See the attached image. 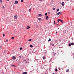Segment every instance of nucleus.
Segmentation results:
<instances>
[{
    "mask_svg": "<svg viewBox=\"0 0 74 74\" xmlns=\"http://www.w3.org/2000/svg\"><path fill=\"white\" fill-rule=\"evenodd\" d=\"M12 58L13 60H15V59H16V57L15 56H13Z\"/></svg>",
    "mask_w": 74,
    "mask_h": 74,
    "instance_id": "nucleus-1",
    "label": "nucleus"
},
{
    "mask_svg": "<svg viewBox=\"0 0 74 74\" xmlns=\"http://www.w3.org/2000/svg\"><path fill=\"white\" fill-rule=\"evenodd\" d=\"M17 18V17L16 16V15L14 16V19H16Z\"/></svg>",
    "mask_w": 74,
    "mask_h": 74,
    "instance_id": "nucleus-2",
    "label": "nucleus"
},
{
    "mask_svg": "<svg viewBox=\"0 0 74 74\" xmlns=\"http://www.w3.org/2000/svg\"><path fill=\"white\" fill-rule=\"evenodd\" d=\"M49 16H46V19L47 20H48V19L49 18Z\"/></svg>",
    "mask_w": 74,
    "mask_h": 74,
    "instance_id": "nucleus-3",
    "label": "nucleus"
},
{
    "mask_svg": "<svg viewBox=\"0 0 74 74\" xmlns=\"http://www.w3.org/2000/svg\"><path fill=\"white\" fill-rule=\"evenodd\" d=\"M18 1H15V2L14 3V4H18Z\"/></svg>",
    "mask_w": 74,
    "mask_h": 74,
    "instance_id": "nucleus-4",
    "label": "nucleus"
},
{
    "mask_svg": "<svg viewBox=\"0 0 74 74\" xmlns=\"http://www.w3.org/2000/svg\"><path fill=\"white\" fill-rule=\"evenodd\" d=\"M38 19L39 21H41V20H42V19L41 18H38Z\"/></svg>",
    "mask_w": 74,
    "mask_h": 74,
    "instance_id": "nucleus-5",
    "label": "nucleus"
},
{
    "mask_svg": "<svg viewBox=\"0 0 74 74\" xmlns=\"http://www.w3.org/2000/svg\"><path fill=\"white\" fill-rule=\"evenodd\" d=\"M27 72H24L23 73V74H27Z\"/></svg>",
    "mask_w": 74,
    "mask_h": 74,
    "instance_id": "nucleus-6",
    "label": "nucleus"
},
{
    "mask_svg": "<svg viewBox=\"0 0 74 74\" xmlns=\"http://www.w3.org/2000/svg\"><path fill=\"white\" fill-rule=\"evenodd\" d=\"M60 14H61V13H60V12H59L57 14L58 15H60Z\"/></svg>",
    "mask_w": 74,
    "mask_h": 74,
    "instance_id": "nucleus-7",
    "label": "nucleus"
},
{
    "mask_svg": "<svg viewBox=\"0 0 74 74\" xmlns=\"http://www.w3.org/2000/svg\"><path fill=\"white\" fill-rule=\"evenodd\" d=\"M62 5H64V2H63L62 3Z\"/></svg>",
    "mask_w": 74,
    "mask_h": 74,
    "instance_id": "nucleus-8",
    "label": "nucleus"
},
{
    "mask_svg": "<svg viewBox=\"0 0 74 74\" xmlns=\"http://www.w3.org/2000/svg\"><path fill=\"white\" fill-rule=\"evenodd\" d=\"M39 16H42V15L41 14H39Z\"/></svg>",
    "mask_w": 74,
    "mask_h": 74,
    "instance_id": "nucleus-9",
    "label": "nucleus"
},
{
    "mask_svg": "<svg viewBox=\"0 0 74 74\" xmlns=\"http://www.w3.org/2000/svg\"><path fill=\"white\" fill-rule=\"evenodd\" d=\"M51 38H49V40L48 41V42H49V41H51V39H50Z\"/></svg>",
    "mask_w": 74,
    "mask_h": 74,
    "instance_id": "nucleus-10",
    "label": "nucleus"
},
{
    "mask_svg": "<svg viewBox=\"0 0 74 74\" xmlns=\"http://www.w3.org/2000/svg\"><path fill=\"white\" fill-rule=\"evenodd\" d=\"M30 47H31V48H33V45H30Z\"/></svg>",
    "mask_w": 74,
    "mask_h": 74,
    "instance_id": "nucleus-11",
    "label": "nucleus"
},
{
    "mask_svg": "<svg viewBox=\"0 0 74 74\" xmlns=\"http://www.w3.org/2000/svg\"><path fill=\"white\" fill-rule=\"evenodd\" d=\"M58 11H59V9H58L57 10V12H58Z\"/></svg>",
    "mask_w": 74,
    "mask_h": 74,
    "instance_id": "nucleus-12",
    "label": "nucleus"
},
{
    "mask_svg": "<svg viewBox=\"0 0 74 74\" xmlns=\"http://www.w3.org/2000/svg\"><path fill=\"white\" fill-rule=\"evenodd\" d=\"M29 41H32V39H29L28 40Z\"/></svg>",
    "mask_w": 74,
    "mask_h": 74,
    "instance_id": "nucleus-13",
    "label": "nucleus"
},
{
    "mask_svg": "<svg viewBox=\"0 0 74 74\" xmlns=\"http://www.w3.org/2000/svg\"><path fill=\"white\" fill-rule=\"evenodd\" d=\"M29 12H30L31 11V9H29Z\"/></svg>",
    "mask_w": 74,
    "mask_h": 74,
    "instance_id": "nucleus-14",
    "label": "nucleus"
},
{
    "mask_svg": "<svg viewBox=\"0 0 74 74\" xmlns=\"http://www.w3.org/2000/svg\"><path fill=\"white\" fill-rule=\"evenodd\" d=\"M48 15V14L47 13H46L45 14V15H46V16H47Z\"/></svg>",
    "mask_w": 74,
    "mask_h": 74,
    "instance_id": "nucleus-15",
    "label": "nucleus"
},
{
    "mask_svg": "<svg viewBox=\"0 0 74 74\" xmlns=\"http://www.w3.org/2000/svg\"><path fill=\"white\" fill-rule=\"evenodd\" d=\"M71 45H74V43H71Z\"/></svg>",
    "mask_w": 74,
    "mask_h": 74,
    "instance_id": "nucleus-16",
    "label": "nucleus"
},
{
    "mask_svg": "<svg viewBox=\"0 0 74 74\" xmlns=\"http://www.w3.org/2000/svg\"><path fill=\"white\" fill-rule=\"evenodd\" d=\"M52 45L53 47H54L55 46V45L53 44H52Z\"/></svg>",
    "mask_w": 74,
    "mask_h": 74,
    "instance_id": "nucleus-17",
    "label": "nucleus"
},
{
    "mask_svg": "<svg viewBox=\"0 0 74 74\" xmlns=\"http://www.w3.org/2000/svg\"><path fill=\"white\" fill-rule=\"evenodd\" d=\"M20 50H22V47L20 48Z\"/></svg>",
    "mask_w": 74,
    "mask_h": 74,
    "instance_id": "nucleus-18",
    "label": "nucleus"
},
{
    "mask_svg": "<svg viewBox=\"0 0 74 74\" xmlns=\"http://www.w3.org/2000/svg\"><path fill=\"white\" fill-rule=\"evenodd\" d=\"M69 47H70V46H71V43H69Z\"/></svg>",
    "mask_w": 74,
    "mask_h": 74,
    "instance_id": "nucleus-19",
    "label": "nucleus"
},
{
    "mask_svg": "<svg viewBox=\"0 0 74 74\" xmlns=\"http://www.w3.org/2000/svg\"><path fill=\"white\" fill-rule=\"evenodd\" d=\"M60 21L62 22V23H63V20H61Z\"/></svg>",
    "mask_w": 74,
    "mask_h": 74,
    "instance_id": "nucleus-20",
    "label": "nucleus"
},
{
    "mask_svg": "<svg viewBox=\"0 0 74 74\" xmlns=\"http://www.w3.org/2000/svg\"><path fill=\"white\" fill-rule=\"evenodd\" d=\"M45 59V56L43 57V59Z\"/></svg>",
    "mask_w": 74,
    "mask_h": 74,
    "instance_id": "nucleus-21",
    "label": "nucleus"
},
{
    "mask_svg": "<svg viewBox=\"0 0 74 74\" xmlns=\"http://www.w3.org/2000/svg\"><path fill=\"white\" fill-rule=\"evenodd\" d=\"M58 69L59 70H60V67H59Z\"/></svg>",
    "mask_w": 74,
    "mask_h": 74,
    "instance_id": "nucleus-22",
    "label": "nucleus"
},
{
    "mask_svg": "<svg viewBox=\"0 0 74 74\" xmlns=\"http://www.w3.org/2000/svg\"><path fill=\"white\" fill-rule=\"evenodd\" d=\"M55 71H56V72H57V71H58V69H56Z\"/></svg>",
    "mask_w": 74,
    "mask_h": 74,
    "instance_id": "nucleus-23",
    "label": "nucleus"
},
{
    "mask_svg": "<svg viewBox=\"0 0 74 74\" xmlns=\"http://www.w3.org/2000/svg\"><path fill=\"white\" fill-rule=\"evenodd\" d=\"M12 40H14V38L13 37H12L11 38Z\"/></svg>",
    "mask_w": 74,
    "mask_h": 74,
    "instance_id": "nucleus-24",
    "label": "nucleus"
},
{
    "mask_svg": "<svg viewBox=\"0 0 74 74\" xmlns=\"http://www.w3.org/2000/svg\"><path fill=\"white\" fill-rule=\"evenodd\" d=\"M66 72H67V73H68V72H69V69H68V70L67 71H66Z\"/></svg>",
    "mask_w": 74,
    "mask_h": 74,
    "instance_id": "nucleus-25",
    "label": "nucleus"
},
{
    "mask_svg": "<svg viewBox=\"0 0 74 74\" xmlns=\"http://www.w3.org/2000/svg\"><path fill=\"white\" fill-rule=\"evenodd\" d=\"M53 10H55V8H53Z\"/></svg>",
    "mask_w": 74,
    "mask_h": 74,
    "instance_id": "nucleus-26",
    "label": "nucleus"
},
{
    "mask_svg": "<svg viewBox=\"0 0 74 74\" xmlns=\"http://www.w3.org/2000/svg\"><path fill=\"white\" fill-rule=\"evenodd\" d=\"M55 21H54V25H55V24H56V23H55Z\"/></svg>",
    "mask_w": 74,
    "mask_h": 74,
    "instance_id": "nucleus-27",
    "label": "nucleus"
},
{
    "mask_svg": "<svg viewBox=\"0 0 74 74\" xmlns=\"http://www.w3.org/2000/svg\"><path fill=\"white\" fill-rule=\"evenodd\" d=\"M0 48H2V46L1 45H0Z\"/></svg>",
    "mask_w": 74,
    "mask_h": 74,
    "instance_id": "nucleus-28",
    "label": "nucleus"
},
{
    "mask_svg": "<svg viewBox=\"0 0 74 74\" xmlns=\"http://www.w3.org/2000/svg\"><path fill=\"white\" fill-rule=\"evenodd\" d=\"M21 2H23V0H21Z\"/></svg>",
    "mask_w": 74,
    "mask_h": 74,
    "instance_id": "nucleus-29",
    "label": "nucleus"
},
{
    "mask_svg": "<svg viewBox=\"0 0 74 74\" xmlns=\"http://www.w3.org/2000/svg\"><path fill=\"white\" fill-rule=\"evenodd\" d=\"M0 2H1V3H2V2L3 1H2V0H0Z\"/></svg>",
    "mask_w": 74,
    "mask_h": 74,
    "instance_id": "nucleus-30",
    "label": "nucleus"
},
{
    "mask_svg": "<svg viewBox=\"0 0 74 74\" xmlns=\"http://www.w3.org/2000/svg\"><path fill=\"white\" fill-rule=\"evenodd\" d=\"M12 66H13V67H15V65H12Z\"/></svg>",
    "mask_w": 74,
    "mask_h": 74,
    "instance_id": "nucleus-31",
    "label": "nucleus"
},
{
    "mask_svg": "<svg viewBox=\"0 0 74 74\" xmlns=\"http://www.w3.org/2000/svg\"><path fill=\"white\" fill-rule=\"evenodd\" d=\"M39 1H40L41 2H42V0H39Z\"/></svg>",
    "mask_w": 74,
    "mask_h": 74,
    "instance_id": "nucleus-32",
    "label": "nucleus"
},
{
    "mask_svg": "<svg viewBox=\"0 0 74 74\" xmlns=\"http://www.w3.org/2000/svg\"><path fill=\"white\" fill-rule=\"evenodd\" d=\"M28 27H27V29H29V26H27Z\"/></svg>",
    "mask_w": 74,
    "mask_h": 74,
    "instance_id": "nucleus-33",
    "label": "nucleus"
},
{
    "mask_svg": "<svg viewBox=\"0 0 74 74\" xmlns=\"http://www.w3.org/2000/svg\"><path fill=\"white\" fill-rule=\"evenodd\" d=\"M3 37H4L5 36V35H4V34H3Z\"/></svg>",
    "mask_w": 74,
    "mask_h": 74,
    "instance_id": "nucleus-34",
    "label": "nucleus"
},
{
    "mask_svg": "<svg viewBox=\"0 0 74 74\" xmlns=\"http://www.w3.org/2000/svg\"><path fill=\"white\" fill-rule=\"evenodd\" d=\"M59 41H60L61 40V39H59Z\"/></svg>",
    "mask_w": 74,
    "mask_h": 74,
    "instance_id": "nucleus-35",
    "label": "nucleus"
},
{
    "mask_svg": "<svg viewBox=\"0 0 74 74\" xmlns=\"http://www.w3.org/2000/svg\"><path fill=\"white\" fill-rule=\"evenodd\" d=\"M6 42H8V40H6Z\"/></svg>",
    "mask_w": 74,
    "mask_h": 74,
    "instance_id": "nucleus-36",
    "label": "nucleus"
},
{
    "mask_svg": "<svg viewBox=\"0 0 74 74\" xmlns=\"http://www.w3.org/2000/svg\"><path fill=\"white\" fill-rule=\"evenodd\" d=\"M3 8L4 9V6H3Z\"/></svg>",
    "mask_w": 74,
    "mask_h": 74,
    "instance_id": "nucleus-37",
    "label": "nucleus"
},
{
    "mask_svg": "<svg viewBox=\"0 0 74 74\" xmlns=\"http://www.w3.org/2000/svg\"><path fill=\"white\" fill-rule=\"evenodd\" d=\"M58 21H60V19H58Z\"/></svg>",
    "mask_w": 74,
    "mask_h": 74,
    "instance_id": "nucleus-38",
    "label": "nucleus"
},
{
    "mask_svg": "<svg viewBox=\"0 0 74 74\" xmlns=\"http://www.w3.org/2000/svg\"><path fill=\"white\" fill-rule=\"evenodd\" d=\"M29 28V29H30V27H28Z\"/></svg>",
    "mask_w": 74,
    "mask_h": 74,
    "instance_id": "nucleus-39",
    "label": "nucleus"
},
{
    "mask_svg": "<svg viewBox=\"0 0 74 74\" xmlns=\"http://www.w3.org/2000/svg\"><path fill=\"white\" fill-rule=\"evenodd\" d=\"M73 38H72V40H73Z\"/></svg>",
    "mask_w": 74,
    "mask_h": 74,
    "instance_id": "nucleus-40",
    "label": "nucleus"
},
{
    "mask_svg": "<svg viewBox=\"0 0 74 74\" xmlns=\"http://www.w3.org/2000/svg\"><path fill=\"white\" fill-rule=\"evenodd\" d=\"M57 33H58V32H56V34H57Z\"/></svg>",
    "mask_w": 74,
    "mask_h": 74,
    "instance_id": "nucleus-41",
    "label": "nucleus"
},
{
    "mask_svg": "<svg viewBox=\"0 0 74 74\" xmlns=\"http://www.w3.org/2000/svg\"><path fill=\"white\" fill-rule=\"evenodd\" d=\"M69 0H66V1H69Z\"/></svg>",
    "mask_w": 74,
    "mask_h": 74,
    "instance_id": "nucleus-42",
    "label": "nucleus"
},
{
    "mask_svg": "<svg viewBox=\"0 0 74 74\" xmlns=\"http://www.w3.org/2000/svg\"><path fill=\"white\" fill-rule=\"evenodd\" d=\"M10 0H7V1H9Z\"/></svg>",
    "mask_w": 74,
    "mask_h": 74,
    "instance_id": "nucleus-43",
    "label": "nucleus"
},
{
    "mask_svg": "<svg viewBox=\"0 0 74 74\" xmlns=\"http://www.w3.org/2000/svg\"><path fill=\"white\" fill-rule=\"evenodd\" d=\"M57 25H58V24H57Z\"/></svg>",
    "mask_w": 74,
    "mask_h": 74,
    "instance_id": "nucleus-44",
    "label": "nucleus"
},
{
    "mask_svg": "<svg viewBox=\"0 0 74 74\" xmlns=\"http://www.w3.org/2000/svg\"><path fill=\"white\" fill-rule=\"evenodd\" d=\"M32 53H33V51H32Z\"/></svg>",
    "mask_w": 74,
    "mask_h": 74,
    "instance_id": "nucleus-45",
    "label": "nucleus"
},
{
    "mask_svg": "<svg viewBox=\"0 0 74 74\" xmlns=\"http://www.w3.org/2000/svg\"><path fill=\"white\" fill-rule=\"evenodd\" d=\"M59 20H58V21L59 22Z\"/></svg>",
    "mask_w": 74,
    "mask_h": 74,
    "instance_id": "nucleus-46",
    "label": "nucleus"
},
{
    "mask_svg": "<svg viewBox=\"0 0 74 74\" xmlns=\"http://www.w3.org/2000/svg\"><path fill=\"white\" fill-rule=\"evenodd\" d=\"M19 57H20V58L21 57V56H20Z\"/></svg>",
    "mask_w": 74,
    "mask_h": 74,
    "instance_id": "nucleus-47",
    "label": "nucleus"
},
{
    "mask_svg": "<svg viewBox=\"0 0 74 74\" xmlns=\"http://www.w3.org/2000/svg\"><path fill=\"white\" fill-rule=\"evenodd\" d=\"M5 69H6V68H5Z\"/></svg>",
    "mask_w": 74,
    "mask_h": 74,
    "instance_id": "nucleus-48",
    "label": "nucleus"
},
{
    "mask_svg": "<svg viewBox=\"0 0 74 74\" xmlns=\"http://www.w3.org/2000/svg\"><path fill=\"white\" fill-rule=\"evenodd\" d=\"M45 74H47V73H45Z\"/></svg>",
    "mask_w": 74,
    "mask_h": 74,
    "instance_id": "nucleus-49",
    "label": "nucleus"
},
{
    "mask_svg": "<svg viewBox=\"0 0 74 74\" xmlns=\"http://www.w3.org/2000/svg\"><path fill=\"white\" fill-rule=\"evenodd\" d=\"M3 74H5V73H3Z\"/></svg>",
    "mask_w": 74,
    "mask_h": 74,
    "instance_id": "nucleus-50",
    "label": "nucleus"
},
{
    "mask_svg": "<svg viewBox=\"0 0 74 74\" xmlns=\"http://www.w3.org/2000/svg\"><path fill=\"white\" fill-rule=\"evenodd\" d=\"M31 72H32V71H31Z\"/></svg>",
    "mask_w": 74,
    "mask_h": 74,
    "instance_id": "nucleus-51",
    "label": "nucleus"
}]
</instances>
